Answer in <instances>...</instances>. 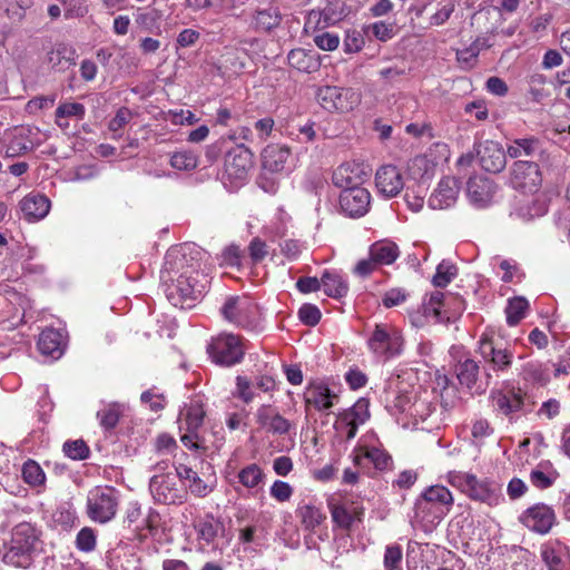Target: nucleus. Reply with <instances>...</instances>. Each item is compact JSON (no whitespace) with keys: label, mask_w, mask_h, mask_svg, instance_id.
Returning <instances> with one entry per match:
<instances>
[{"label":"nucleus","mask_w":570,"mask_h":570,"mask_svg":"<svg viewBox=\"0 0 570 570\" xmlns=\"http://www.w3.org/2000/svg\"><path fill=\"white\" fill-rule=\"evenodd\" d=\"M180 441L188 449L200 450L203 452L207 450L205 439L198 433L197 430H187V433L181 435Z\"/></svg>","instance_id":"57"},{"label":"nucleus","mask_w":570,"mask_h":570,"mask_svg":"<svg viewBox=\"0 0 570 570\" xmlns=\"http://www.w3.org/2000/svg\"><path fill=\"white\" fill-rule=\"evenodd\" d=\"M538 159L515 160L510 168V180L515 189L533 194L542 186V173Z\"/></svg>","instance_id":"7"},{"label":"nucleus","mask_w":570,"mask_h":570,"mask_svg":"<svg viewBox=\"0 0 570 570\" xmlns=\"http://www.w3.org/2000/svg\"><path fill=\"white\" fill-rule=\"evenodd\" d=\"M399 254V247L390 240H381L370 247V255L377 264L390 265L395 262Z\"/></svg>","instance_id":"31"},{"label":"nucleus","mask_w":570,"mask_h":570,"mask_svg":"<svg viewBox=\"0 0 570 570\" xmlns=\"http://www.w3.org/2000/svg\"><path fill=\"white\" fill-rule=\"evenodd\" d=\"M301 322L307 326H315L321 320V311L316 305L303 304L298 309Z\"/></svg>","instance_id":"53"},{"label":"nucleus","mask_w":570,"mask_h":570,"mask_svg":"<svg viewBox=\"0 0 570 570\" xmlns=\"http://www.w3.org/2000/svg\"><path fill=\"white\" fill-rule=\"evenodd\" d=\"M281 22V14L276 8L257 10L255 14V24L258 29L269 31Z\"/></svg>","instance_id":"40"},{"label":"nucleus","mask_w":570,"mask_h":570,"mask_svg":"<svg viewBox=\"0 0 570 570\" xmlns=\"http://www.w3.org/2000/svg\"><path fill=\"white\" fill-rule=\"evenodd\" d=\"M76 50L66 43H58L49 53L48 61L56 71H65L76 65Z\"/></svg>","instance_id":"26"},{"label":"nucleus","mask_w":570,"mask_h":570,"mask_svg":"<svg viewBox=\"0 0 570 570\" xmlns=\"http://www.w3.org/2000/svg\"><path fill=\"white\" fill-rule=\"evenodd\" d=\"M322 287L327 296L331 297H343L348 291L346 282L337 274L325 272L321 278Z\"/></svg>","instance_id":"33"},{"label":"nucleus","mask_w":570,"mask_h":570,"mask_svg":"<svg viewBox=\"0 0 570 570\" xmlns=\"http://www.w3.org/2000/svg\"><path fill=\"white\" fill-rule=\"evenodd\" d=\"M491 397L495 409L505 416H511L523 406V396L520 390L494 391Z\"/></svg>","instance_id":"22"},{"label":"nucleus","mask_w":570,"mask_h":570,"mask_svg":"<svg viewBox=\"0 0 570 570\" xmlns=\"http://www.w3.org/2000/svg\"><path fill=\"white\" fill-rule=\"evenodd\" d=\"M364 37L357 30H347L344 38V51L347 53H354L362 50L364 47Z\"/></svg>","instance_id":"54"},{"label":"nucleus","mask_w":570,"mask_h":570,"mask_svg":"<svg viewBox=\"0 0 570 570\" xmlns=\"http://www.w3.org/2000/svg\"><path fill=\"white\" fill-rule=\"evenodd\" d=\"M528 308L529 302L523 296L510 298L505 307L507 323L510 326L519 324L525 317Z\"/></svg>","instance_id":"35"},{"label":"nucleus","mask_w":570,"mask_h":570,"mask_svg":"<svg viewBox=\"0 0 570 570\" xmlns=\"http://www.w3.org/2000/svg\"><path fill=\"white\" fill-rule=\"evenodd\" d=\"M371 204V194L364 187L347 188L340 195L341 210L351 218L364 216Z\"/></svg>","instance_id":"12"},{"label":"nucleus","mask_w":570,"mask_h":570,"mask_svg":"<svg viewBox=\"0 0 570 570\" xmlns=\"http://www.w3.org/2000/svg\"><path fill=\"white\" fill-rule=\"evenodd\" d=\"M292 487L284 481L277 480L271 488V495L279 502H285L292 497Z\"/></svg>","instance_id":"60"},{"label":"nucleus","mask_w":570,"mask_h":570,"mask_svg":"<svg viewBox=\"0 0 570 570\" xmlns=\"http://www.w3.org/2000/svg\"><path fill=\"white\" fill-rule=\"evenodd\" d=\"M521 375L523 380L531 383L543 385L548 382L547 374L543 372L541 364L537 361L527 362L522 366Z\"/></svg>","instance_id":"46"},{"label":"nucleus","mask_w":570,"mask_h":570,"mask_svg":"<svg viewBox=\"0 0 570 570\" xmlns=\"http://www.w3.org/2000/svg\"><path fill=\"white\" fill-rule=\"evenodd\" d=\"M20 208L27 220H39L49 213L50 200L43 195L29 194L21 199Z\"/></svg>","instance_id":"24"},{"label":"nucleus","mask_w":570,"mask_h":570,"mask_svg":"<svg viewBox=\"0 0 570 570\" xmlns=\"http://www.w3.org/2000/svg\"><path fill=\"white\" fill-rule=\"evenodd\" d=\"M65 454L72 460H83L89 455V448L82 440L68 441L63 444Z\"/></svg>","instance_id":"49"},{"label":"nucleus","mask_w":570,"mask_h":570,"mask_svg":"<svg viewBox=\"0 0 570 570\" xmlns=\"http://www.w3.org/2000/svg\"><path fill=\"white\" fill-rule=\"evenodd\" d=\"M86 114V108L82 104L79 102H65L61 104L55 112L56 118H68L76 117L77 119H83Z\"/></svg>","instance_id":"50"},{"label":"nucleus","mask_w":570,"mask_h":570,"mask_svg":"<svg viewBox=\"0 0 570 570\" xmlns=\"http://www.w3.org/2000/svg\"><path fill=\"white\" fill-rule=\"evenodd\" d=\"M488 47H489V45L487 43L485 39L478 38L468 48H465L463 50H459L456 52L458 60L463 61V62H469L470 60L475 59L483 48H488Z\"/></svg>","instance_id":"55"},{"label":"nucleus","mask_w":570,"mask_h":570,"mask_svg":"<svg viewBox=\"0 0 570 570\" xmlns=\"http://www.w3.org/2000/svg\"><path fill=\"white\" fill-rule=\"evenodd\" d=\"M176 472L179 479L189 481L188 488L194 495L204 498L213 491L212 487L204 482L191 468L180 464L176 468Z\"/></svg>","instance_id":"29"},{"label":"nucleus","mask_w":570,"mask_h":570,"mask_svg":"<svg viewBox=\"0 0 570 570\" xmlns=\"http://www.w3.org/2000/svg\"><path fill=\"white\" fill-rule=\"evenodd\" d=\"M22 478L26 483L31 487H38L45 483L46 475L40 465L33 461L28 460L22 466Z\"/></svg>","instance_id":"44"},{"label":"nucleus","mask_w":570,"mask_h":570,"mask_svg":"<svg viewBox=\"0 0 570 570\" xmlns=\"http://www.w3.org/2000/svg\"><path fill=\"white\" fill-rule=\"evenodd\" d=\"M476 155L481 167L492 174L501 173L507 166V148L494 140H485L476 145Z\"/></svg>","instance_id":"11"},{"label":"nucleus","mask_w":570,"mask_h":570,"mask_svg":"<svg viewBox=\"0 0 570 570\" xmlns=\"http://www.w3.org/2000/svg\"><path fill=\"white\" fill-rule=\"evenodd\" d=\"M288 65L299 71L309 72L313 67L312 56L302 48L293 49L287 55Z\"/></svg>","instance_id":"42"},{"label":"nucleus","mask_w":570,"mask_h":570,"mask_svg":"<svg viewBox=\"0 0 570 570\" xmlns=\"http://www.w3.org/2000/svg\"><path fill=\"white\" fill-rule=\"evenodd\" d=\"M479 351L483 358L489 361L497 371H505L512 363V352L508 348L497 347L488 335L480 338Z\"/></svg>","instance_id":"20"},{"label":"nucleus","mask_w":570,"mask_h":570,"mask_svg":"<svg viewBox=\"0 0 570 570\" xmlns=\"http://www.w3.org/2000/svg\"><path fill=\"white\" fill-rule=\"evenodd\" d=\"M338 419L356 423L358 425L364 424L370 419L368 402L365 399H360L353 406L344 410L338 414Z\"/></svg>","instance_id":"36"},{"label":"nucleus","mask_w":570,"mask_h":570,"mask_svg":"<svg viewBox=\"0 0 570 570\" xmlns=\"http://www.w3.org/2000/svg\"><path fill=\"white\" fill-rule=\"evenodd\" d=\"M367 344L376 355L392 357L401 353L403 341L396 332L390 333L382 325H376Z\"/></svg>","instance_id":"13"},{"label":"nucleus","mask_w":570,"mask_h":570,"mask_svg":"<svg viewBox=\"0 0 570 570\" xmlns=\"http://www.w3.org/2000/svg\"><path fill=\"white\" fill-rule=\"evenodd\" d=\"M331 390L325 385H317L307 392V402L313 404L317 410H328L333 406Z\"/></svg>","instance_id":"38"},{"label":"nucleus","mask_w":570,"mask_h":570,"mask_svg":"<svg viewBox=\"0 0 570 570\" xmlns=\"http://www.w3.org/2000/svg\"><path fill=\"white\" fill-rule=\"evenodd\" d=\"M431 505L451 507L453 504V498L451 492L443 485L429 487L421 495L416 499L414 504L415 518H420L430 511Z\"/></svg>","instance_id":"15"},{"label":"nucleus","mask_w":570,"mask_h":570,"mask_svg":"<svg viewBox=\"0 0 570 570\" xmlns=\"http://www.w3.org/2000/svg\"><path fill=\"white\" fill-rule=\"evenodd\" d=\"M77 548L81 551L89 552L96 547V534L90 528H82L76 539Z\"/></svg>","instance_id":"56"},{"label":"nucleus","mask_w":570,"mask_h":570,"mask_svg":"<svg viewBox=\"0 0 570 570\" xmlns=\"http://www.w3.org/2000/svg\"><path fill=\"white\" fill-rule=\"evenodd\" d=\"M252 167L253 154L244 145H238L226 153L225 174L232 184H243Z\"/></svg>","instance_id":"9"},{"label":"nucleus","mask_w":570,"mask_h":570,"mask_svg":"<svg viewBox=\"0 0 570 570\" xmlns=\"http://www.w3.org/2000/svg\"><path fill=\"white\" fill-rule=\"evenodd\" d=\"M346 6L342 0L327 1L322 9V17L328 24H335L346 16Z\"/></svg>","instance_id":"41"},{"label":"nucleus","mask_w":570,"mask_h":570,"mask_svg":"<svg viewBox=\"0 0 570 570\" xmlns=\"http://www.w3.org/2000/svg\"><path fill=\"white\" fill-rule=\"evenodd\" d=\"M37 345L43 355L58 358L62 354V336L53 328L43 330L39 335Z\"/></svg>","instance_id":"27"},{"label":"nucleus","mask_w":570,"mask_h":570,"mask_svg":"<svg viewBox=\"0 0 570 570\" xmlns=\"http://www.w3.org/2000/svg\"><path fill=\"white\" fill-rule=\"evenodd\" d=\"M495 184L487 177H472L466 183V194L472 204L487 207L495 194Z\"/></svg>","instance_id":"18"},{"label":"nucleus","mask_w":570,"mask_h":570,"mask_svg":"<svg viewBox=\"0 0 570 570\" xmlns=\"http://www.w3.org/2000/svg\"><path fill=\"white\" fill-rule=\"evenodd\" d=\"M276 410L271 405H262L256 413L257 423L269 430L271 422L274 419V415H276Z\"/></svg>","instance_id":"63"},{"label":"nucleus","mask_w":570,"mask_h":570,"mask_svg":"<svg viewBox=\"0 0 570 570\" xmlns=\"http://www.w3.org/2000/svg\"><path fill=\"white\" fill-rule=\"evenodd\" d=\"M541 557L549 570H568L567 561L554 549H544Z\"/></svg>","instance_id":"51"},{"label":"nucleus","mask_w":570,"mask_h":570,"mask_svg":"<svg viewBox=\"0 0 570 570\" xmlns=\"http://www.w3.org/2000/svg\"><path fill=\"white\" fill-rule=\"evenodd\" d=\"M199 539L204 540L206 543H212L218 535L220 530H224V524L216 520L213 514H207L203 520L195 525Z\"/></svg>","instance_id":"34"},{"label":"nucleus","mask_w":570,"mask_h":570,"mask_svg":"<svg viewBox=\"0 0 570 570\" xmlns=\"http://www.w3.org/2000/svg\"><path fill=\"white\" fill-rule=\"evenodd\" d=\"M376 187L387 197L396 196L404 186L400 170L393 165L382 166L375 176Z\"/></svg>","instance_id":"21"},{"label":"nucleus","mask_w":570,"mask_h":570,"mask_svg":"<svg viewBox=\"0 0 570 570\" xmlns=\"http://www.w3.org/2000/svg\"><path fill=\"white\" fill-rule=\"evenodd\" d=\"M366 177L367 173L360 164L354 161L344 163L334 170L332 181L336 187L346 190L347 188L361 187Z\"/></svg>","instance_id":"16"},{"label":"nucleus","mask_w":570,"mask_h":570,"mask_svg":"<svg viewBox=\"0 0 570 570\" xmlns=\"http://www.w3.org/2000/svg\"><path fill=\"white\" fill-rule=\"evenodd\" d=\"M507 155L515 160H544L547 158L542 140L533 135L509 138L507 142Z\"/></svg>","instance_id":"10"},{"label":"nucleus","mask_w":570,"mask_h":570,"mask_svg":"<svg viewBox=\"0 0 570 570\" xmlns=\"http://www.w3.org/2000/svg\"><path fill=\"white\" fill-rule=\"evenodd\" d=\"M263 478L264 473L262 469L255 463L245 466L238 472L239 482L249 489L257 487Z\"/></svg>","instance_id":"45"},{"label":"nucleus","mask_w":570,"mask_h":570,"mask_svg":"<svg viewBox=\"0 0 570 570\" xmlns=\"http://www.w3.org/2000/svg\"><path fill=\"white\" fill-rule=\"evenodd\" d=\"M315 45L324 51H333L340 45V38L332 32H322L314 37Z\"/></svg>","instance_id":"58"},{"label":"nucleus","mask_w":570,"mask_h":570,"mask_svg":"<svg viewBox=\"0 0 570 570\" xmlns=\"http://www.w3.org/2000/svg\"><path fill=\"white\" fill-rule=\"evenodd\" d=\"M41 530L30 522H20L11 530L9 547L2 560L17 568H29L33 556L41 550Z\"/></svg>","instance_id":"2"},{"label":"nucleus","mask_w":570,"mask_h":570,"mask_svg":"<svg viewBox=\"0 0 570 570\" xmlns=\"http://www.w3.org/2000/svg\"><path fill=\"white\" fill-rule=\"evenodd\" d=\"M200 252L190 246L173 249L166 256V272L177 278L166 279V296L174 306L185 307L186 302L198 299L208 285V275L203 268Z\"/></svg>","instance_id":"1"},{"label":"nucleus","mask_w":570,"mask_h":570,"mask_svg":"<svg viewBox=\"0 0 570 570\" xmlns=\"http://www.w3.org/2000/svg\"><path fill=\"white\" fill-rule=\"evenodd\" d=\"M402 548L399 544L387 546L384 554V568L386 570H401Z\"/></svg>","instance_id":"52"},{"label":"nucleus","mask_w":570,"mask_h":570,"mask_svg":"<svg viewBox=\"0 0 570 570\" xmlns=\"http://www.w3.org/2000/svg\"><path fill=\"white\" fill-rule=\"evenodd\" d=\"M345 380L352 390L363 387L367 382L366 375L357 368H351L346 373Z\"/></svg>","instance_id":"64"},{"label":"nucleus","mask_w":570,"mask_h":570,"mask_svg":"<svg viewBox=\"0 0 570 570\" xmlns=\"http://www.w3.org/2000/svg\"><path fill=\"white\" fill-rule=\"evenodd\" d=\"M223 316L237 326L256 330L259 325L258 306L246 297H229L222 307Z\"/></svg>","instance_id":"5"},{"label":"nucleus","mask_w":570,"mask_h":570,"mask_svg":"<svg viewBox=\"0 0 570 570\" xmlns=\"http://www.w3.org/2000/svg\"><path fill=\"white\" fill-rule=\"evenodd\" d=\"M354 462L361 466L365 463H372L376 470L384 471L392 465V458L384 450L371 448L364 455H356Z\"/></svg>","instance_id":"32"},{"label":"nucleus","mask_w":570,"mask_h":570,"mask_svg":"<svg viewBox=\"0 0 570 570\" xmlns=\"http://www.w3.org/2000/svg\"><path fill=\"white\" fill-rule=\"evenodd\" d=\"M450 483L460 489L471 500L497 505L500 499V485L489 479H478L474 474L463 472H450Z\"/></svg>","instance_id":"3"},{"label":"nucleus","mask_w":570,"mask_h":570,"mask_svg":"<svg viewBox=\"0 0 570 570\" xmlns=\"http://www.w3.org/2000/svg\"><path fill=\"white\" fill-rule=\"evenodd\" d=\"M118 498L114 488L97 487L87 497L88 517L99 523L110 521L117 512Z\"/></svg>","instance_id":"4"},{"label":"nucleus","mask_w":570,"mask_h":570,"mask_svg":"<svg viewBox=\"0 0 570 570\" xmlns=\"http://www.w3.org/2000/svg\"><path fill=\"white\" fill-rule=\"evenodd\" d=\"M406 293L400 288L387 291L383 297V305L387 308L397 306L406 299Z\"/></svg>","instance_id":"62"},{"label":"nucleus","mask_w":570,"mask_h":570,"mask_svg":"<svg viewBox=\"0 0 570 570\" xmlns=\"http://www.w3.org/2000/svg\"><path fill=\"white\" fill-rule=\"evenodd\" d=\"M291 156L289 148L281 145H268L262 153L263 168L269 173H281L285 169Z\"/></svg>","instance_id":"23"},{"label":"nucleus","mask_w":570,"mask_h":570,"mask_svg":"<svg viewBox=\"0 0 570 570\" xmlns=\"http://www.w3.org/2000/svg\"><path fill=\"white\" fill-rule=\"evenodd\" d=\"M316 98L322 108L331 112H347L357 104V96L352 89L336 86L318 88Z\"/></svg>","instance_id":"8"},{"label":"nucleus","mask_w":570,"mask_h":570,"mask_svg":"<svg viewBox=\"0 0 570 570\" xmlns=\"http://www.w3.org/2000/svg\"><path fill=\"white\" fill-rule=\"evenodd\" d=\"M296 513L304 528L308 531H313L325 519V515L318 508L309 504L298 507Z\"/></svg>","instance_id":"39"},{"label":"nucleus","mask_w":570,"mask_h":570,"mask_svg":"<svg viewBox=\"0 0 570 570\" xmlns=\"http://www.w3.org/2000/svg\"><path fill=\"white\" fill-rule=\"evenodd\" d=\"M556 520L553 510L543 503L527 509L520 517V521L530 530L538 533H548Z\"/></svg>","instance_id":"14"},{"label":"nucleus","mask_w":570,"mask_h":570,"mask_svg":"<svg viewBox=\"0 0 570 570\" xmlns=\"http://www.w3.org/2000/svg\"><path fill=\"white\" fill-rule=\"evenodd\" d=\"M176 485V478L171 474L154 475L149 482L155 500L164 504H173L180 498Z\"/></svg>","instance_id":"17"},{"label":"nucleus","mask_w":570,"mask_h":570,"mask_svg":"<svg viewBox=\"0 0 570 570\" xmlns=\"http://www.w3.org/2000/svg\"><path fill=\"white\" fill-rule=\"evenodd\" d=\"M456 275V267L445 261L441 262L436 267L432 283L435 287H445Z\"/></svg>","instance_id":"48"},{"label":"nucleus","mask_w":570,"mask_h":570,"mask_svg":"<svg viewBox=\"0 0 570 570\" xmlns=\"http://www.w3.org/2000/svg\"><path fill=\"white\" fill-rule=\"evenodd\" d=\"M454 9L455 4L452 1L444 4L430 18V23L432 26H442L450 19L451 14L454 12Z\"/></svg>","instance_id":"61"},{"label":"nucleus","mask_w":570,"mask_h":570,"mask_svg":"<svg viewBox=\"0 0 570 570\" xmlns=\"http://www.w3.org/2000/svg\"><path fill=\"white\" fill-rule=\"evenodd\" d=\"M444 302V293L434 291L430 294L428 301H424L421 306V312L424 317L428 320L429 317H433L436 323L443 322L442 316V306Z\"/></svg>","instance_id":"37"},{"label":"nucleus","mask_w":570,"mask_h":570,"mask_svg":"<svg viewBox=\"0 0 570 570\" xmlns=\"http://www.w3.org/2000/svg\"><path fill=\"white\" fill-rule=\"evenodd\" d=\"M197 165V156L191 151H178L170 157V166L178 170H193Z\"/></svg>","instance_id":"47"},{"label":"nucleus","mask_w":570,"mask_h":570,"mask_svg":"<svg viewBox=\"0 0 570 570\" xmlns=\"http://www.w3.org/2000/svg\"><path fill=\"white\" fill-rule=\"evenodd\" d=\"M559 473L553 469L549 461H543L538 464L530 473L531 483L539 489L550 488L558 479Z\"/></svg>","instance_id":"30"},{"label":"nucleus","mask_w":570,"mask_h":570,"mask_svg":"<svg viewBox=\"0 0 570 570\" xmlns=\"http://www.w3.org/2000/svg\"><path fill=\"white\" fill-rule=\"evenodd\" d=\"M207 351L216 364L224 366H233L239 363L245 354L240 337L227 333H222L213 338Z\"/></svg>","instance_id":"6"},{"label":"nucleus","mask_w":570,"mask_h":570,"mask_svg":"<svg viewBox=\"0 0 570 570\" xmlns=\"http://www.w3.org/2000/svg\"><path fill=\"white\" fill-rule=\"evenodd\" d=\"M363 513L362 508L331 504V514L334 523L344 530L351 529L355 520L361 521Z\"/></svg>","instance_id":"28"},{"label":"nucleus","mask_w":570,"mask_h":570,"mask_svg":"<svg viewBox=\"0 0 570 570\" xmlns=\"http://www.w3.org/2000/svg\"><path fill=\"white\" fill-rule=\"evenodd\" d=\"M372 31L373 36L380 41H387L394 37V27L391 23L383 21L374 22L367 27Z\"/></svg>","instance_id":"59"},{"label":"nucleus","mask_w":570,"mask_h":570,"mask_svg":"<svg viewBox=\"0 0 570 570\" xmlns=\"http://www.w3.org/2000/svg\"><path fill=\"white\" fill-rule=\"evenodd\" d=\"M120 409L116 403L108 404L104 409L97 412V417L100 422V425L109 431L116 428L120 419Z\"/></svg>","instance_id":"43"},{"label":"nucleus","mask_w":570,"mask_h":570,"mask_svg":"<svg viewBox=\"0 0 570 570\" xmlns=\"http://www.w3.org/2000/svg\"><path fill=\"white\" fill-rule=\"evenodd\" d=\"M479 371L480 367L478 363L472 358H466L462 362H459L455 366V374L460 384L468 390L476 387L475 391L481 394L485 391V387L476 385Z\"/></svg>","instance_id":"25"},{"label":"nucleus","mask_w":570,"mask_h":570,"mask_svg":"<svg viewBox=\"0 0 570 570\" xmlns=\"http://www.w3.org/2000/svg\"><path fill=\"white\" fill-rule=\"evenodd\" d=\"M460 190L459 180L455 177L443 178L438 188L429 198V205L433 209H445L451 207Z\"/></svg>","instance_id":"19"}]
</instances>
